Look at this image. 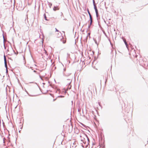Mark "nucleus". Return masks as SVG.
I'll use <instances>...</instances> for the list:
<instances>
[{
  "instance_id": "obj_9",
  "label": "nucleus",
  "mask_w": 148,
  "mask_h": 148,
  "mask_svg": "<svg viewBox=\"0 0 148 148\" xmlns=\"http://www.w3.org/2000/svg\"><path fill=\"white\" fill-rule=\"evenodd\" d=\"M4 61H6V57H5V55L4 56Z\"/></svg>"
},
{
  "instance_id": "obj_1",
  "label": "nucleus",
  "mask_w": 148,
  "mask_h": 148,
  "mask_svg": "<svg viewBox=\"0 0 148 148\" xmlns=\"http://www.w3.org/2000/svg\"><path fill=\"white\" fill-rule=\"evenodd\" d=\"M56 31L57 32L55 33V36L58 38H62V34L60 32H59V31L56 29H55Z\"/></svg>"
},
{
  "instance_id": "obj_6",
  "label": "nucleus",
  "mask_w": 148,
  "mask_h": 148,
  "mask_svg": "<svg viewBox=\"0 0 148 148\" xmlns=\"http://www.w3.org/2000/svg\"><path fill=\"white\" fill-rule=\"evenodd\" d=\"M124 42L125 44L126 45H127V43L126 42V40H124Z\"/></svg>"
},
{
  "instance_id": "obj_3",
  "label": "nucleus",
  "mask_w": 148,
  "mask_h": 148,
  "mask_svg": "<svg viewBox=\"0 0 148 148\" xmlns=\"http://www.w3.org/2000/svg\"><path fill=\"white\" fill-rule=\"evenodd\" d=\"M95 12H96L97 16V17H98V10H97V9H96V10H95Z\"/></svg>"
},
{
  "instance_id": "obj_10",
  "label": "nucleus",
  "mask_w": 148,
  "mask_h": 148,
  "mask_svg": "<svg viewBox=\"0 0 148 148\" xmlns=\"http://www.w3.org/2000/svg\"><path fill=\"white\" fill-rule=\"evenodd\" d=\"M90 21V25H91L92 23V21Z\"/></svg>"
},
{
  "instance_id": "obj_2",
  "label": "nucleus",
  "mask_w": 148,
  "mask_h": 148,
  "mask_svg": "<svg viewBox=\"0 0 148 148\" xmlns=\"http://www.w3.org/2000/svg\"><path fill=\"white\" fill-rule=\"evenodd\" d=\"M59 8L58 7H54L53 8V10L54 11L58 10Z\"/></svg>"
},
{
  "instance_id": "obj_12",
  "label": "nucleus",
  "mask_w": 148,
  "mask_h": 148,
  "mask_svg": "<svg viewBox=\"0 0 148 148\" xmlns=\"http://www.w3.org/2000/svg\"><path fill=\"white\" fill-rule=\"evenodd\" d=\"M65 70H66L65 69H64V71H65Z\"/></svg>"
},
{
  "instance_id": "obj_5",
  "label": "nucleus",
  "mask_w": 148,
  "mask_h": 148,
  "mask_svg": "<svg viewBox=\"0 0 148 148\" xmlns=\"http://www.w3.org/2000/svg\"><path fill=\"white\" fill-rule=\"evenodd\" d=\"M87 11H88V14H89V15L90 16V15H91L90 14V12H89V10H88H88H87Z\"/></svg>"
},
{
  "instance_id": "obj_8",
  "label": "nucleus",
  "mask_w": 148,
  "mask_h": 148,
  "mask_svg": "<svg viewBox=\"0 0 148 148\" xmlns=\"http://www.w3.org/2000/svg\"><path fill=\"white\" fill-rule=\"evenodd\" d=\"M94 8L95 10H96V9H97V7L95 5H94Z\"/></svg>"
},
{
  "instance_id": "obj_4",
  "label": "nucleus",
  "mask_w": 148,
  "mask_h": 148,
  "mask_svg": "<svg viewBox=\"0 0 148 148\" xmlns=\"http://www.w3.org/2000/svg\"><path fill=\"white\" fill-rule=\"evenodd\" d=\"M90 16V21H92L91 15H90V16Z\"/></svg>"
},
{
  "instance_id": "obj_11",
  "label": "nucleus",
  "mask_w": 148,
  "mask_h": 148,
  "mask_svg": "<svg viewBox=\"0 0 148 148\" xmlns=\"http://www.w3.org/2000/svg\"><path fill=\"white\" fill-rule=\"evenodd\" d=\"M66 42V40H65L64 41V42H63V43H65Z\"/></svg>"
},
{
  "instance_id": "obj_7",
  "label": "nucleus",
  "mask_w": 148,
  "mask_h": 148,
  "mask_svg": "<svg viewBox=\"0 0 148 148\" xmlns=\"http://www.w3.org/2000/svg\"><path fill=\"white\" fill-rule=\"evenodd\" d=\"M4 62H5V65L6 66H7V65L6 61V60Z\"/></svg>"
}]
</instances>
